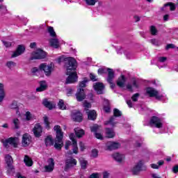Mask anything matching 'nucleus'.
<instances>
[{
	"instance_id": "obj_1",
	"label": "nucleus",
	"mask_w": 178,
	"mask_h": 178,
	"mask_svg": "<svg viewBox=\"0 0 178 178\" xmlns=\"http://www.w3.org/2000/svg\"><path fill=\"white\" fill-rule=\"evenodd\" d=\"M66 67H67V75L68 77L66 79V84H72L77 81V72L74 70L77 68V62L76 59L68 57L65 58Z\"/></svg>"
},
{
	"instance_id": "obj_2",
	"label": "nucleus",
	"mask_w": 178,
	"mask_h": 178,
	"mask_svg": "<svg viewBox=\"0 0 178 178\" xmlns=\"http://www.w3.org/2000/svg\"><path fill=\"white\" fill-rule=\"evenodd\" d=\"M54 130L56 133V143L54 144V148L56 149H62V145H63V132H62V129H60V126L56 125L54 127Z\"/></svg>"
},
{
	"instance_id": "obj_3",
	"label": "nucleus",
	"mask_w": 178,
	"mask_h": 178,
	"mask_svg": "<svg viewBox=\"0 0 178 178\" xmlns=\"http://www.w3.org/2000/svg\"><path fill=\"white\" fill-rule=\"evenodd\" d=\"M99 74H108L106 81L110 83V88H112V69L106 67H102L98 70Z\"/></svg>"
},
{
	"instance_id": "obj_4",
	"label": "nucleus",
	"mask_w": 178,
	"mask_h": 178,
	"mask_svg": "<svg viewBox=\"0 0 178 178\" xmlns=\"http://www.w3.org/2000/svg\"><path fill=\"white\" fill-rule=\"evenodd\" d=\"M70 140H72V144L70 140H67L65 143V149H69V147L72 145L74 154H77L79 151V147H77V141L76 140V139H74V134H71L70 135Z\"/></svg>"
},
{
	"instance_id": "obj_5",
	"label": "nucleus",
	"mask_w": 178,
	"mask_h": 178,
	"mask_svg": "<svg viewBox=\"0 0 178 178\" xmlns=\"http://www.w3.org/2000/svg\"><path fill=\"white\" fill-rule=\"evenodd\" d=\"M40 70H41V72H44L45 76H51L52 72H54V65L42 63L40 65Z\"/></svg>"
},
{
	"instance_id": "obj_6",
	"label": "nucleus",
	"mask_w": 178,
	"mask_h": 178,
	"mask_svg": "<svg viewBox=\"0 0 178 178\" xmlns=\"http://www.w3.org/2000/svg\"><path fill=\"white\" fill-rule=\"evenodd\" d=\"M47 56V53L42 51V49H38L32 53L31 60L34 59H44Z\"/></svg>"
},
{
	"instance_id": "obj_7",
	"label": "nucleus",
	"mask_w": 178,
	"mask_h": 178,
	"mask_svg": "<svg viewBox=\"0 0 178 178\" xmlns=\"http://www.w3.org/2000/svg\"><path fill=\"white\" fill-rule=\"evenodd\" d=\"M146 94H147L149 97L156 98V99H161V98H162V95L159 94L158 90L154 89V88H147L146 89Z\"/></svg>"
},
{
	"instance_id": "obj_8",
	"label": "nucleus",
	"mask_w": 178,
	"mask_h": 178,
	"mask_svg": "<svg viewBox=\"0 0 178 178\" xmlns=\"http://www.w3.org/2000/svg\"><path fill=\"white\" fill-rule=\"evenodd\" d=\"M17 138L11 137V138H9L4 140H3L2 143H3V146L6 148H8L9 144H10V145H13V147H15V148H16L17 147Z\"/></svg>"
},
{
	"instance_id": "obj_9",
	"label": "nucleus",
	"mask_w": 178,
	"mask_h": 178,
	"mask_svg": "<svg viewBox=\"0 0 178 178\" xmlns=\"http://www.w3.org/2000/svg\"><path fill=\"white\" fill-rule=\"evenodd\" d=\"M149 124L150 126H152V127H156L157 129H161V127H162L163 126L162 121L161 120V119L156 116H153L151 118Z\"/></svg>"
},
{
	"instance_id": "obj_10",
	"label": "nucleus",
	"mask_w": 178,
	"mask_h": 178,
	"mask_svg": "<svg viewBox=\"0 0 178 178\" xmlns=\"http://www.w3.org/2000/svg\"><path fill=\"white\" fill-rule=\"evenodd\" d=\"M77 165V160L70 157L65 161V172H67L70 168H73V166H76Z\"/></svg>"
},
{
	"instance_id": "obj_11",
	"label": "nucleus",
	"mask_w": 178,
	"mask_h": 178,
	"mask_svg": "<svg viewBox=\"0 0 178 178\" xmlns=\"http://www.w3.org/2000/svg\"><path fill=\"white\" fill-rule=\"evenodd\" d=\"M5 161L7 163L8 170V172H13V159H12V156L7 154L5 156Z\"/></svg>"
},
{
	"instance_id": "obj_12",
	"label": "nucleus",
	"mask_w": 178,
	"mask_h": 178,
	"mask_svg": "<svg viewBox=\"0 0 178 178\" xmlns=\"http://www.w3.org/2000/svg\"><path fill=\"white\" fill-rule=\"evenodd\" d=\"M145 169L147 168L143 165V162L140 161L132 168V172L134 175H137L140 170H145Z\"/></svg>"
},
{
	"instance_id": "obj_13",
	"label": "nucleus",
	"mask_w": 178,
	"mask_h": 178,
	"mask_svg": "<svg viewBox=\"0 0 178 178\" xmlns=\"http://www.w3.org/2000/svg\"><path fill=\"white\" fill-rule=\"evenodd\" d=\"M47 163L48 165L44 166L45 172H52L55 168V161H54V159H49Z\"/></svg>"
},
{
	"instance_id": "obj_14",
	"label": "nucleus",
	"mask_w": 178,
	"mask_h": 178,
	"mask_svg": "<svg viewBox=\"0 0 178 178\" xmlns=\"http://www.w3.org/2000/svg\"><path fill=\"white\" fill-rule=\"evenodd\" d=\"M76 100L79 102H81L83 99H86V93L84 92V89L79 88L76 93Z\"/></svg>"
},
{
	"instance_id": "obj_15",
	"label": "nucleus",
	"mask_w": 178,
	"mask_h": 178,
	"mask_svg": "<svg viewBox=\"0 0 178 178\" xmlns=\"http://www.w3.org/2000/svg\"><path fill=\"white\" fill-rule=\"evenodd\" d=\"M26 48L23 45H19L17 48V50L14 51L11 56V58H17L20 56L25 51Z\"/></svg>"
},
{
	"instance_id": "obj_16",
	"label": "nucleus",
	"mask_w": 178,
	"mask_h": 178,
	"mask_svg": "<svg viewBox=\"0 0 178 178\" xmlns=\"http://www.w3.org/2000/svg\"><path fill=\"white\" fill-rule=\"evenodd\" d=\"M93 87L95 88V90L97 92V94H104V89L105 88L104 83L98 82L96 83Z\"/></svg>"
},
{
	"instance_id": "obj_17",
	"label": "nucleus",
	"mask_w": 178,
	"mask_h": 178,
	"mask_svg": "<svg viewBox=\"0 0 178 178\" xmlns=\"http://www.w3.org/2000/svg\"><path fill=\"white\" fill-rule=\"evenodd\" d=\"M33 134L35 137H41L42 133V127L40 124H36L33 128Z\"/></svg>"
},
{
	"instance_id": "obj_18",
	"label": "nucleus",
	"mask_w": 178,
	"mask_h": 178,
	"mask_svg": "<svg viewBox=\"0 0 178 178\" xmlns=\"http://www.w3.org/2000/svg\"><path fill=\"white\" fill-rule=\"evenodd\" d=\"M30 143H31V136L29 134H24L22 137V145L27 147L30 145Z\"/></svg>"
},
{
	"instance_id": "obj_19",
	"label": "nucleus",
	"mask_w": 178,
	"mask_h": 178,
	"mask_svg": "<svg viewBox=\"0 0 178 178\" xmlns=\"http://www.w3.org/2000/svg\"><path fill=\"white\" fill-rule=\"evenodd\" d=\"M72 116L74 122H81L83 120V114L79 111L73 112Z\"/></svg>"
},
{
	"instance_id": "obj_20",
	"label": "nucleus",
	"mask_w": 178,
	"mask_h": 178,
	"mask_svg": "<svg viewBox=\"0 0 178 178\" xmlns=\"http://www.w3.org/2000/svg\"><path fill=\"white\" fill-rule=\"evenodd\" d=\"M89 120H95L97 119V111L90 110L86 112Z\"/></svg>"
},
{
	"instance_id": "obj_21",
	"label": "nucleus",
	"mask_w": 178,
	"mask_h": 178,
	"mask_svg": "<svg viewBox=\"0 0 178 178\" xmlns=\"http://www.w3.org/2000/svg\"><path fill=\"white\" fill-rule=\"evenodd\" d=\"M48 86H47V82L45 81H42L40 82V87L36 88L37 92H41L42 91H45L47 90V88Z\"/></svg>"
},
{
	"instance_id": "obj_22",
	"label": "nucleus",
	"mask_w": 178,
	"mask_h": 178,
	"mask_svg": "<svg viewBox=\"0 0 178 178\" xmlns=\"http://www.w3.org/2000/svg\"><path fill=\"white\" fill-rule=\"evenodd\" d=\"M113 158L117 162H122L124 160V155L120 153H115L113 154Z\"/></svg>"
},
{
	"instance_id": "obj_23",
	"label": "nucleus",
	"mask_w": 178,
	"mask_h": 178,
	"mask_svg": "<svg viewBox=\"0 0 178 178\" xmlns=\"http://www.w3.org/2000/svg\"><path fill=\"white\" fill-rule=\"evenodd\" d=\"M44 106L48 108L49 109H54L55 108V104H51V102L48 101V99H44L42 102Z\"/></svg>"
},
{
	"instance_id": "obj_24",
	"label": "nucleus",
	"mask_w": 178,
	"mask_h": 178,
	"mask_svg": "<svg viewBox=\"0 0 178 178\" xmlns=\"http://www.w3.org/2000/svg\"><path fill=\"white\" fill-rule=\"evenodd\" d=\"M24 116H25L26 120H27L28 122H29L30 120H34V119H35V117L34 116V115L31 113L30 111H26L25 113Z\"/></svg>"
},
{
	"instance_id": "obj_25",
	"label": "nucleus",
	"mask_w": 178,
	"mask_h": 178,
	"mask_svg": "<svg viewBox=\"0 0 178 178\" xmlns=\"http://www.w3.org/2000/svg\"><path fill=\"white\" fill-rule=\"evenodd\" d=\"M75 134L78 138H80L84 136V130L80 128H75L74 129Z\"/></svg>"
},
{
	"instance_id": "obj_26",
	"label": "nucleus",
	"mask_w": 178,
	"mask_h": 178,
	"mask_svg": "<svg viewBox=\"0 0 178 178\" xmlns=\"http://www.w3.org/2000/svg\"><path fill=\"white\" fill-rule=\"evenodd\" d=\"M103 109L104 112H106V113H109V112H111V106H109V101L104 100Z\"/></svg>"
},
{
	"instance_id": "obj_27",
	"label": "nucleus",
	"mask_w": 178,
	"mask_h": 178,
	"mask_svg": "<svg viewBox=\"0 0 178 178\" xmlns=\"http://www.w3.org/2000/svg\"><path fill=\"white\" fill-rule=\"evenodd\" d=\"M10 108L11 109H15V112L17 115L20 116V111H19V107H17V102L14 101L13 103L10 104Z\"/></svg>"
},
{
	"instance_id": "obj_28",
	"label": "nucleus",
	"mask_w": 178,
	"mask_h": 178,
	"mask_svg": "<svg viewBox=\"0 0 178 178\" xmlns=\"http://www.w3.org/2000/svg\"><path fill=\"white\" fill-rule=\"evenodd\" d=\"M24 162L26 166H33V160L27 155H25Z\"/></svg>"
},
{
	"instance_id": "obj_29",
	"label": "nucleus",
	"mask_w": 178,
	"mask_h": 178,
	"mask_svg": "<svg viewBox=\"0 0 178 178\" xmlns=\"http://www.w3.org/2000/svg\"><path fill=\"white\" fill-rule=\"evenodd\" d=\"M49 42L50 45L54 48H59V40L58 39H51Z\"/></svg>"
},
{
	"instance_id": "obj_30",
	"label": "nucleus",
	"mask_w": 178,
	"mask_h": 178,
	"mask_svg": "<svg viewBox=\"0 0 178 178\" xmlns=\"http://www.w3.org/2000/svg\"><path fill=\"white\" fill-rule=\"evenodd\" d=\"M3 98H5V90L3 89V84L0 83V102L3 101Z\"/></svg>"
},
{
	"instance_id": "obj_31",
	"label": "nucleus",
	"mask_w": 178,
	"mask_h": 178,
	"mask_svg": "<svg viewBox=\"0 0 178 178\" xmlns=\"http://www.w3.org/2000/svg\"><path fill=\"white\" fill-rule=\"evenodd\" d=\"M44 142H45V145L47 147H51V145H54V140L51 136H47Z\"/></svg>"
},
{
	"instance_id": "obj_32",
	"label": "nucleus",
	"mask_w": 178,
	"mask_h": 178,
	"mask_svg": "<svg viewBox=\"0 0 178 178\" xmlns=\"http://www.w3.org/2000/svg\"><path fill=\"white\" fill-rule=\"evenodd\" d=\"M124 83H126V78L124 76H122L118 81L117 84L119 87H124Z\"/></svg>"
},
{
	"instance_id": "obj_33",
	"label": "nucleus",
	"mask_w": 178,
	"mask_h": 178,
	"mask_svg": "<svg viewBox=\"0 0 178 178\" xmlns=\"http://www.w3.org/2000/svg\"><path fill=\"white\" fill-rule=\"evenodd\" d=\"M47 31L51 37H53V38L56 37V33H55V30H54V27L48 26Z\"/></svg>"
},
{
	"instance_id": "obj_34",
	"label": "nucleus",
	"mask_w": 178,
	"mask_h": 178,
	"mask_svg": "<svg viewBox=\"0 0 178 178\" xmlns=\"http://www.w3.org/2000/svg\"><path fill=\"white\" fill-rule=\"evenodd\" d=\"M166 6H170V10H175L176 9V6L173 3H167L164 5L163 8H162V10H165V8Z\"/></svg>"
},
{
	"instance_id": "obj_35",
	"label": "nucleus",
	"mask_w": 178,
	"mask_h": 178,
	"mask_svg": "<svg viewBox=\"0 0 178 178\" xmlns=\"http://www.w3.org/2000/svg\"><path fill=\"white\" fill-rule=\"evenodd\" d=\"M58 106L61 111H65V109H66V105H65V102L63 99L59 100Z\"/></svg>"
},
{
	"instance_id": "obj_36",
	"label": "nucleus",
	"mask_w": 178,
	"mask_h": 178,
	"mask_svg": "<svg viewBox=\"0 0 178 178\" xmlns=\"http://www.w3.org/2000/svg\"><path fill=\"white\" fill-rule=\"evenodd\" d=\"M106 137L112 138V128L106 127Z\"/></svg>"
},
{
	"instance_id": "obj_37",
	"label": "nucleus",
	"mask_w": 178,
	"mask_h": 178,
	"mask_svg": "<svg viewBox=\"0 0 178 178\" xmlns=\"http://www.w3.org/2000/svg\"><path fill=\"white\" fill-rule=\"evenodd\" d=\"M79 161H80V163L82 169H86L87 168V164L88 163V162L84 160V159L83 158L80 159Z\"/></svg>"
},
{
	"instance_id": "obj_38",
	"label": "nucleus",
	"mask_w": 178,
	"mask_h": 178,
	"mask_svg": "<svg viewBox=\"0 0 178 178\" xmlns=\"http://www.w3.org/2000/svg\"><path fill=\"white\" fill-rule=\"evenodd\" d=\"M83 108H84V111H86V112H88L90 110V108H91V103L88 102L87 101H85L83 103Z\"/></svg>"
},
{
	"instance_id": "obj_39",
	"label": "nucleus",
	"mask_w": 178,
	"mask_h": 178,
	"mask_svg": "<svg viewBox=\"0 0 178 178\" xmlns=\"http://www.w3.org/2000/svg\"><path fill=\"white\" fill-rule=\"evenodd\" d=\"M113 115H114L115 118H120V116H122V111H120L118 108H114L113 109Z\"/></svg>"
},
{
	"instance_id": "obj_40",
	"label": "nucleus",
	"mask_w": 178,
	"mask_h": 178,
	"mask_svg": "<svg viewBox=\"0 0 178 178\" xmlns=\"http://www.w3.org/2000/svg\"><path fill=\"white\" fill-rule=\"evenodd\" d=\"M87 5H89L90 6H94L97 2H98V0H83Z\"/></svg>"
},
{
	"instance_id": "obj_41",
	"label": "nucleus",
	"mask_w": 178,
	"mask_h": 178,
	"mask_svg": "<svg viewBox=\"0 0 178 178\" xmlns=\"http://www.w3.org/2000/svg\"><path fill=\"white\" fill-rule=\"evenodd\" d=\"M149 30L152 35H156L158 33V29H156V27L154 26H151Z\"/></svg>"
},
{
	"instance_id": "obj_42",
	"label": "nucleus",
	"mask_w": 178,
	"mask_h": 178,
	"mask_svg": "<svg viewBox=\"0 0 178 178\" xmlns=\"http://www.w3.org/2000/svg\"><path fill=\"white\" fill-rule=\"evenodd\" d=\"M13 124L15 126V129H19L20 125V122L19 121V119L15 118L13 120Z\"/></svg>"
},
{
	"instance_id": "obj_43",
	"label": "nucleus",
	"mask_w": 178,
	"mask_h": 178,
	"mask_svg": "<svg viewBox=\"0 0 178 178\" xmlns=\"http://www.w3.org/2000/svg\"><path fill=\"white\" fill-rule=\"evenodd\" d=\"M118 148H120V144L119 143L113 142L112 149H118Z\"/></svg>"
},
{
	"instance_id": "obj_44",
	"label": "nucleus",
	"mask_w": 178,
	"mask_h": 178,
	"mask_svg": "<svg viewBox=\"0 0 178 178\" xmlns=\"http://www.w3.org/2000/svg\"><path fill=\"white\" fill-rule=\"evenodd\" d=\"M6 65L9 67V69H12V67H15V66H16V63L13 61H8L7 62Z\"/></svg>"
},
{
	"instance_id": "obj_45",
	"label": "nucleus",
	"mask_w": 178,
	"mask_h": 178,
	"mask_svg": "<svg viewBox=\"0 0 178 178\" xmlns=\"http://www.w3.org/2000/svg\"><path fill=\"white\" fill-rule=\"evenodd\" d=\"M106 151H112V142H108L106 144Z\"/></svg>"
},
{
	"instance_id": "obj_46",
	"label": "nucleus",
	"mask_w": 178,
	"mask_h": 178,
	"mask_svg": "<svg viewBox=\"0 0 178 178\" xmlns=\"http://www.w3.org/2000/svg\"><path fill=\"white\" fill-rule=\"evenodd\" d=\"M40 72H41V70H40V66L39 68H38L37 67H34L31 69V73H33V74H35V73H40Z\"/></svg>"
},
{
	"instance_id": "obj_47",
	"label": "nucleus",
	"mask_w": 178,
	"mask_h": 178,
	"mask_svg": "<svg viewBox=\"0 0 178 178\" xmlns=\"http://www.w3.org/2000/svg\"><path fill=\"white\" fill-rule=\"evenodd\" d=\"M91 156H92V158H97V156H98V150L96 149H92Z\"/></svg>"
},
{
	"instance_id": "obj_48",
	"label": "nucleus",
	"mask_w": 178,
	"mask_h": 178,
	"mask_svg": "<svg viewBox=\"0 0 178 178\" xmlns=\"http://www.w3.org/2000/svg\"><path fill=\"white\" fill-rule=\"evenodd\" d=\"M44 122L46 129H49V121H48V117H44Z\"/></svg>"
},
{
	"instance_id": "obj_49",
	"label": "nucleus",
	"mask_w": 178,
	"mask_h": 178,
	"mask_svg": "<svg viewBox=\"0 0 178 178\" xmlns=\"http://www.w3.org/2000/svg\"><path fill=\"white\" fill-rule=\"evenodd\" d=\"M98 129H99V126L98 125H94L90 127L91 131H93L94 133H97V131H98Z\"/></svg>"
},
{
	"instance_id": "obj_50",
	"label": "nucleus",
	"mask_w": 178,
	"mask_h": 178,
	"mask_svg": "<svg viewBox=\"0 0 178 178\" xmlns=\"http://www.w3.org/2000/svg\"><path fill=\"white\" fill-rule=\"evenodd\" d=\"M138 97H140V94L138 93L134 94L131 97L132 101H134V102H137V100L138 99Z\"/></svg>"
},
{
	"instance_id": "obj_51",
	"label": "nucleus",
	"mask_w": 178,
	"mask_h": 178,
	"mask_svg": "<svg viewBox=\"0 0 178 178\" xmlns=\"http://www.w3.org/2000/svg\"><path fill=\"white\" fill-rule=\"evenodd\" d=\"M90 79L92 80V81H97L98 79H97V76L95 74L91 73L90 74Z\"/></svg>"
},
{
	"instance_id": "obj_52",
	"label": "nucleus",
	"mask_w": 178,
	"mask_h": 178,
	"mask_svg": "<svg viewBox=\"0 0 178 178\" xmlns=\"http://www.w3.org/2000/svg\"><path fill=\"white\" fill-rule=\"evenodd\" d=\"M168 60L167 57L161 56L159 58V62H161V63H163Z\"/></svg>"
},
{
	"instance_id": "obj_53",
	"label": "nucleus",
	"mask_w": 178,
	"mask_h": 178,
	"mask_svg": "<svg viewBox=\"0 0 178 178\" xmlns=\"http://www.w3.org/2000/svg\"><path fill=\"white\" fill-rule=\"evenodd\" d=\"M104 124L105 126H110V127H112V118H110L109 120L106 121Z\"/></svg>"
},
{
	"instance_id": "obj_54",
	"label": "nucleus",
	"mask_w": 178,
	"mask_h": 178,
	"mask_svg": "<svg viewBox=\"0 0 178 178\" xmlns=\"http://www.w3.org/2000/svg\"><path fill=\"white\" fill-rule=\"evenodd\" d=\"M7 10H8L6 9V6L2 5L0 6V12H3V13H6Z\"/></svg>"
},
{
	"instance_id": "obj_55",
	"label": "nucleus",
	"mask_w": 178,
	"mask_h": 178,
	"mask_svg": "<svg viewBox=\"0 0 178 178\" xmlns=\"http://www.w3.org/2000/svg\"><path fill=\"white\" fill-rule=\"evenodd\" d=\"M73 94V89L72 88L67 89V97H70Z\"/></svg>"
},
{
	"instance_id": "obj_56",
	"label": "nucleus",
	"mask_w": 178,
	"mask_h": 178,
	"mask_svg": "<svg viewBox=\"0 0 178 178\" xmlns=\"http://www.w3.org/2000/svg\"><path fill=\"white\" fill-rule=\"evenodd\" d=\"M2 42H3V45L5 47H6V48H8V47H11L12 46V42H6L5 40H3Z\"/></svg>"
},
{
	"instance_id": "obj_57",
	"label": "nucleus",
	"mask_w": 178,
	"mask_h": 178,
	"mask_svg": "<svg viewBox=\"0 0 178 178\" xmlns=\"http://www.w3.org/2000/svg\"><path fill=\"white\" fill-rule=\"evenodd\" d=\"M86 83H87V81H86V80L80 82L79 87H81V88H84V87H86Z\"/></svg>"
},
{
	"instance_id": "obj_58",
	"label": "nucleus",
	"mask_w": 178,
	"mask_h": 178,
	"mask_svg": "<svg viewBox=\"0 0 178 178\" xmlns=\"http://www.w3.org/2000/svg\"><path fill=\"white\" fill-rule=\"evenodd\" d=\"M95 136L96 138H98V140H102V135L101 134H98V133L95 132Z\"/></svg>"
},
{
	"instance_id": "obj_59",
	"label": "nucleus",
	"mask_w": 178,
	"mask_h": 178,
	"mask_svg": "<svg viewBox=\"0 0 178 178\" xmlns=\"http://www.w3.org/2000/svg\"><path fill=\"white\" fill-rule=\"evenodd\" d=\"M131 83L134 87L138 88V85H137V81H136V79H132Z\"/></svg>"
},
{
	"instance_id": "obj_60",
	"label": "nucleus",
	"mask_w": 178,
	"mask_h": 178,
	"mask_svg": "<svg viewBox=\"0 0 178 178\" xmlns=\"http://www.w3.org/2000/svg\"><path fill=\"white\" fill-rule=\"evenodd\" d=\"M79 147L81 148V151L86 149V146L84 145V143H83L82 142H80Z\"/></svg>"
},
{
	"instance_id": "obj_61",
	"label": "nucleus",
	"mask_w": 178,
	"mask_h": 178,
	"mask_svg": "<svg viewBox=\"0 0 178 178\" xmlns=\"http://www.w3.org/2000/svg\"><path fill=\"white\" fill-rule=\"evenodd\" d=\"M170 48H175V44H167L165 49H170Z\"/></svg>"
},
{
	"instance_id": "obj_62",
	"label": "nucleus",
	"mask_w": 178,
	"mask_h": 178,
	"mask_svg": "<svg viewBox=\"0 0 178 178\" xmlns=\"http://www.w3.org/2000/svg\"><path fill=\"white\" fill-rule=\"evenodd\" d=\"M151 168H152V169H159V165H156V164H151L150 165Z\"/></svg>"
},
{
	"instance_id": "obj_63",
	"label": "nucleus",
	"mask_w": 178,
	"mask_h": 178,
	"mask_svg": "<svg viewBox=\"0 0 178 178\" xmlns=\"http://www.w3.org/2000/svg\"><path fill=\"white\" fill-rule=\"evenodd\" d=\"M172 172H174V173H177V172H178V165H175V166L173 167Z\"/></svg>"
},
{
	"instance_id": "obj_64",
	"label": "nucleus",
	"mask_w": 178,
	"mask_h": 178,
	"mask_svg": "<svg viewBox=\"0 0 178 178\" xmlns=\"http://www.w3.org/2000/svg\"><path fill=\"white\" fill-rule=\"evenodd\" d=\"M90 178H98V174H92Z\"/></svg>"
}]
</instances>
